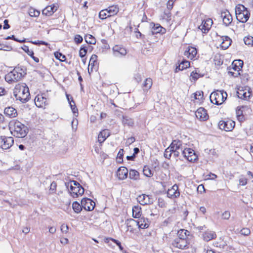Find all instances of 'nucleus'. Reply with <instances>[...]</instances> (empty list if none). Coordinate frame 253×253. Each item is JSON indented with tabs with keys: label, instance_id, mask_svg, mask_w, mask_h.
Returning <instances> with one entry per match:
<instances>
[{
	"label": "nucleus",
	"instance_id": "64",
	"mask_svg": "<svg viewBox=\"0 0 253 253\" xmlns=\"http://www.w3.org/2000/svg\"><path fill=\"white\" fill-rule=\"evenodd\" d=\"M61 230L63 233H66L68 230V226L64 224L61 226Z\"/></svg>",
	"mask_w": 253,
	"mask_h": 253
},
{
	"label": "nucleus",
	"instance_id": "51",
	"mask_svg": "<svg viewBox=\"0 0 253 253\" xmlns=\"http://www.w3.org/2000/svg\"><path fill=\"white\" fill-rule=\"evenodd\" d=\"M108 13L107 11L105 9H103L101 10L99 13V17L101 19H105L107 17H108L107 16Z\"/></svg>",
	"mask_w": 253,
	"mask_h": 253
},
{
	"label": "nucleus",
	"instance_id": "17",
	"mask_svg": "<svg viewBox=\"0 0 253 253\" xmlns=\"http://www.w3.org/2000/svg\"><path fill=\"white\" fill-rule=\"evenodd\" d=\"M138 218L139 219L137 220H135L133 219H131L130 220L135 222L137 223V225L140 228L145 229L149 227V221L148 218H145L144 217H139Z\"/></svg>",
	"mask_w": 253,
	"mask_h": 253
},
{
	"label": "nucleus",
	"instance_id": "45",
	"mask_svg": "<svg viewBox=\"0 0 253 253\" xmlns=\"http://www.w3.org/2000/svg\"><path fill=\"white\" fill-rule=\"evenodd\" d=\"M71 102H69L70 106L71 109L72 110L73 113L75 115L76 113H77V114L78 113V109L77 108V107L75 104V102L74 101L73 97H71Z\"/></svg>",
	"mask_w": 253,
	"mask_h": 253
},
{
	"label": "nucleus",
	"instance_id": "55",
	"mask_svg": "<svg viewBox=\"0 0 253 253\" xmlns=\"http://www.w3.org/2000/svg\"><path fill=\"white\" fill-rule=\"evenodd\" d=\"M74 41L76 43L79 44L83 42V39L80 35H76L75 36Z\"/></svg>",
	"mask_w": 253,
	"mask_h": 253
},
{
	"label": "nucleus",
	"instance_id": "32",
	"mask_svg": "<svg viewBox=\"0 0 253 253\" xmlns=\"http://www.w3.org/2000/svg\"><path fill=\"white\" fill-rule=\"evenodd\" d=\"M141 208L139 206H135L132 208V216L135 218L140 217Z\"/></svg>",
	"mask_w": 253,
	"mask_h": 253
},
{
	"label": "nucleus",
	"instance_id": "52",
	"mask_svg": "<svg viewBox=\"0 0 253 253\" xmlns=\"http://www.w3.org/2000/svg\"><path fill=\"white\" fill-rule=\"evenodd\" d=\"M123 152L124 150L123 149H121L117 155V160L119 163H121L123 161Z\"/></svg>",
	"mask_w": 253,
	"mask_h": 253
},
{
	"label": "nucleus",
	"instance_id": "50",
	"mask_svg": "<svg viewBox=\"0 0 253 253\" xmlns=\"http://www.w3.org/2000/svg\"><path fill=\"white\" fill-rule=\"evenodd\" d=\"M244 42L247 45H253V37L252 36L246 37L244 39Z\"/></svg>",
	"mask_w": 253,
	"mask_h": 253
},
{
	"label": "nucleus",
	"instance_id": "27",
	"mask_svg": "<svg viewBox=\"0 0 253 253\" xmlns=\"http://www.w3.org/2000/svg\"><path fill=\"white\" fill-rule=\"evenodd\" d=\"M169 147L170 148V151H174V150L179 149H181L182 151L183 149L182 145V142L179 140H173Z\"/></svg>",
	"mask_w": 253,
	"mask_h": 253
},
{
	"label": "nucleus",
	"instance_id": "25",
	"mask_svg": "<svg viewBox=\"0 0 253 253\" xmlns=\"http://www.w3.org/2000/svg\"><path fill=\"white\" fill-rule=\"evenodd\" d=\"M110 135V132L109 129H104L101 131L98 136V141L100 143H103L106 139Z\"/></svg>",
	"mask_w": 253,
	"mask_h": 253
},
{
	"label": "nucleus",
	"instance_id": "18",
	"mask_svg": "<svg viewBox=\"0 0 253 253\" xmlns=\"http://www.w3.org/2000/svg\"><path fill=\"white\" fill-rule=\"evenodd\" d=\"M117 175L119 180L126 179L128 175V169L124 167H120L117 170Z\"/></svg>",
	"mask_w": 253,
	"mask_h": 253
},
{
	"label": "nucleus",
	"instance_id": "31",
	"mask_svg": "<svg viewBox=\"0 0 253 253\" xmlns=\"http://www.w3.org/2000/svg\"><path fill=\"white\" fill-rule=\"evenodd\" d=\"M107 11V16L111 17L117 14L119 12V8L115 5H112L106 9Z\"/></svg>",
	"mask_w": 253,
	"mask_h": 253
},
{
	"label": "nucleus",
	"instance_id": "41",
	"mask_svg": "<svg viewBox=\"0 0 253 253\" xmlns=\"http://www.w3.org/2000/svg\"><path fill=\"white\" fill-rule=\"evenodd\" d=\"M152 85V80L150 78H147L143 83V87L146 90L150 89Z\"/></svg>",
	"mask_w": 253,
	"mask_h": 253
},
{
	"label": "nucleus",
	"instance_id": "19",
	"mask_svg": "<svg viewBox=\"0 0 253 253\" xmlns=\"http://www.w3.org/2000/svg\"><path fill=\"white\" fill-rule=\"evenodd\" d=\"M27 89H29V88L26 84L21 83L16 84L13 91L14 96L16 97L19 93H21L22 91H26L27 92Z\"/></svg>",
	"mask_w": 253,
	"mask_h": 253
},
{
	"label": "nucleus",
	"instance_id": "34",
	"mask_svg": "<svg viewBox=\"0 0 253 253\" xmlns=\"http://www.w3.org/2000/svg\"><path fill=\"white\" fill-rule=\"evenodd\" d=\"M139 173L136 170L130 169L129 172V177L133 180L139 179Z\"/></svg>",
	"mask_w": 253,
	"mask_h": 253
},
{
	"label": "nucleus",
	"instance_id": "1",
	"mask_svg": "<svg viewBox=\"0 0 253 253\" xmlns=\"http://www.w3.org/2000/svg\"><path fill=\"white\" fill-rule=\"evenodd\" d=\"M8 127L11 135L16 137L23 138L28 132L27 127L17 120L10 121Z\"/></svg>",
	"mask_w": 253,
	"mask_h": 253
},
{
	"label": "nucleus",
	"instance_id": "61",
	"mask_svg": "<svg viewBox=\"0 0 253 253\" xmlns=\"http://www.w3.org/2000/svg\"><path fill=\"white\" fill-rule=\"evenodd\" d=\"M230 217V213L229 211H224L222 215V217L224 219H228Z\"/></svg>",
	"mask_w": 253,
	"mask_h": 253
},
{
	"label": "nucleus",
	"instance_id": "56",
	"mask_svg": "<svg viewBox=\"0 0 253 253\" xmlns=\"http://www.w3.org/2000/svg\"><path fill=\"white\" fill-rule=\"evenodd\" d=\"M203 97V91H197L195 93V98L196 99L201 100Z\"/></svg>",
	"mask_w": 253,
	"mask_h": 253
},
{
	"label": "nucleus",
	"instance_id": "23",
	"mask_svg": "<svg viewBox=\"0 0 253 253\" xmlns=\"http://www.w3.org/2000/svg\"><path fill=\"white\" fill-rule=\"evenodd\" d=\"M237 94L239 98L247 100L250 98L251 92L247 89H239L237 92Z\"/></svg>",
	"mask_w": 253,
	"mask_h": 253
},
{
	"label": "nucleus",
	"instance_id": "33",
	"mask_svg": "<svg viewBox=\"0 0 253 253\" xmlns=\"http://www.w3.org/2000/svg\"><path fill=\"white\" fill-rule=\"evenodd\" d=\"M204 240L206 241H210L216 237V234L213 231H207L203 235Z\"/></svg>",
	"mask_w": 253,
	"mask_h": 253
},
{
	"label": "nucleus",
	"instance_id": "36",
	"mask_svg": "<svg viewBox=\"0 0 253 253\" xmlns=\"http://www.w3.org/2000/svg\"><path fill=\"white\" fill-rule=\"evenodd\" d=\"M243 62L242 60H239L234 61L232 63V68L234 71H239L242 67Z\"/></svg>",
	"mask_w": 253,
	"mask_h": 253
},
{
	"label": "nucleus",
	"instance_id": "22",
	"mask_svg": "<svg viewBox=\"0 0 253 253\" xmlns=\"http://www.w3.org/2000/svg\"><path fill=\"white\" fill-rule=\"evenodd\" d=\"M57 9V7L54 4L48 5L42 10V13L43 15L49 16L52 15Z\"/></svg>",
	"mask_w": 253,
	"mask_h": 253
},
{
	"label": "nucleus",
	"instance_id": "4",
	"mask_svg": "<svg viewBox=\"0 0 253 253\" xmlns=\"http://www.w3.org/2000/svg\"><path fill=\"white\" fill-rule=\"evenodd\" d=\"M235 13L237 19L242 23H246L250 16V12L242 4L236 6Z\"/></svg>",
	"mask_w": 253,
	"mask_h": 253
},
{
	"label": "nucleus",
	"instance_id": "62",
	"mask_svg": "<svg viewBox=\"0 0 253 253\" xmlns=\"http://www.w3.org/2000/svg\"><path fill=\"white\" fill-rule=\"evenodd\" d=\"M136 37L137 39H143L144 38V35H142L137 29H136V31H135Z\"/></svg>",
	"mask_w": 253,
	"mask_h": 253
},
{
	"label": "nucleus",
	"instance_id": "44",
	"mask_svg": "<svg viewBox=\"0 0 253 253\" xmlns=\"http://www.w3.org/2000/svg\"><path fill=\"white\" fill-rule=\"evenodd\" d=\"M87 51V47L83 45L81 48L80 50L79 51V55L81 58L84 57Z\"/></svg>",
	"mask_w": 253,
	"mask_h": 253
},
{
	"label": "nucleus",
	"instance_id": "5",
	"mask_svg": "<svg viewBox=\"0 0 253 253\" xmlns=\"http://www.w3.org/2000/svg\"><path fill=\"white\" fill-rule=\"evenodd\" d=\"M227 94L223 90H217L212 92L210 96L211 102L214 104L219 105L222 104L226 100Z\"/></svg>",
	"mask_w": 253,
	"mask_h": 253
},
{
	"label": "nucleus",
	"instance_id": "37",
	"mask_svg": "<svg viewBox=\"0 0 253 253\" xmlns=\"http://www.w3.org/2000/svg\"><path fill=\"white\" fill-rule=\"evenodd\" d=\"M72 208L75 212L79 213L81 212L83 208L82 206V205H80L78 202L75 201L72 204Z\"/></svg>",
	"mask_w": 253,
	"mask_h": 253
},
{
	"label": "nucleus",
	"instance_id": "29",
	"mask_svg": "<svg viewBox=\"0 0 253 253\" xmlns=\"http://www.w3.org/2000/svg\"><path fill=\"white\" fill-rule=\"evenodd\" d=\"M165 31V29L163 28L159 24H153V26L152 27L150 33L151 35H154L157 33H164Z\"/></svg>",
	"mask_w": 253,
	"mask_h": 253
},
{
	"label": "nucleus",
	"instance_id": "11",
	"mask_svg": "<svg viewBox=\"0 0 253 253\" xmlns=\"http://www.w3.org/2000/svg\"><path fill=\"white\" fill-rule=\"evenodd\" d=\"M196 118L201 121H207L209 119V115L207 110L203 107H200L195 112Z\"/></svg>",
	"mask_w": 253,
	"mask_h": 253
},
{
	"label": "nucleus",
	"instance_id": "15",
	"mask_svg": "<svg viewBox=\"0 0 253 253\" xmlns=\"http://www.w3.org/2000/svg\"><path fill=\"white\" fill-rule=\"evenodd\" d=\"M17 100H19L22 103H26L30 98V94L29 89H27V92L24 91L21 93H19L18 95L15 97Z\"/></svg>",
	"mask_w": 253,
	"mask_h": 253
},
{
	"label": "nucleus",
	"instance_id": "2",
	"mask_svg": "<svg viewBox=\"0 0 253 253\" xmlns=\"http://www.w3.org/2000/svg\"><path fill=\"white\" fill-rule=\"evenodd\" d=\"M26 69L22 66H16L12 71L5 76V80L9 84H13L22 80L26 75Z\"/></svg>",
	"mask_w": 253,
	"mask_h": 253
},
{
	"label": "nucleus",
	"instance_id": "49",
	"mask_svg": "<svg viewBox=\"0 0 253 253\" xmlns=\"http://www.w3.org/2000/svg\"><path fill=\"white\" fill-rule=\"evenodd\" d=\"M54 56L57 59L59 60L60 61H63L66 59V56L59 52H55Z\"/></svg>",
	"mask_w": 253,
	"mask_h": 253
},
{
	"label": "nucleus",
	"instance_id": "24",
	"mask_svg": "<svg viewBox=\"0 0 253 253\" xmlns=\"http://www.w3.org/2000/svg\"><path fill=\"white\" fill-rule=\"evenodd\" d=\"M5 116L9 118H14L17 116V110L12 107H6L4 110Z\"/></svg>",
	"mask_w": 253,
	"mask_h": 253
},
{
	"label": "nucleus",
	"instance_id": "46",
	"mask_svg": "<svg viewBox=\"0 0 253 253\" xmlns=\"http://www.w3.org/2000/svg\"><path fill=\"white\" fill-rule=\"evenodd\" d=\"M188 232L186 230L181 229L178 231V237L177 238L185 239L187 238L186 233Z\"/></svg>",
	"mask_w": 253,
	"mask_h": 253
},
{
	"label": "nucleus",
	"instance_id": "7",
	"mask_svg": "<svg viewBox=\"0 0 253 253\" xmlns=\"http://www.w3.org/2000/svg\"><path fill=\"white\" fill-rule=\"evenodd\" d=\"M182 153L184 157L190 162H194L198 159V156L195 151L191 148H184L182 150Z\"/></svg>",
	"mask_w": 253,
	"mask_h": 253
},
{
	"label": "nucleus",
	"instance_id": "57",
	"mask_svg": "<svg viewBox=\"0 0 253 253\" xmlns=\"http://www.w3.org/2000/svg\"><path fill=\"white\" fill-rule=\"evenodd\" d=\"M250 233H251L250 230L248 228H243L241 230V234L245 235V236L249 235L250 234Z\"/></svg>",
	"mask_w": 253,
	"mask_h": 253
},
{
	"label": "nucleus",
	"instance_id": "9",
	"mask_svg": "<svg viewBox=\"0 0 253 253\" xmlns=\"http://www.w3.org/2000/svg\"><path fill=\"white\" fill-rule=\"evenodd\" d=\"M83 208L86 211H91L95 207V203L90 199L84 198L81 201Z\"/></svg>",
	"mask_w": 253,
	"mask_h": 253
},
{
	"label": "nucleus",
	"instance_id": "59",
	"mask_svg": "<svg viewBox=\"0 0 253 253\" xmlns=\"http://www.w3.org/2000/svg\"><path fill=\"white\" fill-rule=\"evenodd\" d=\"M31 42L33 44H34L36 45L42 44V45H47L48 44L47 42L42 41H35V42L31 41Z\"/></svg>",
	"mask_w": 253,
	"mask_h": 253
},
{
	"label": "nucleus",
	"instance_id": "10",
	"mask_svg": "<svg viewBox=\"0 0 253 253\" xmlns=\"http://www.w3.org/2000/svg\"><path fill=\"white\" fill-rule=\"evenodd\" d=\"M213 23L212 19L208 18L206 20H203L202 24L199 26L198 29H200L203 33L206 34L210 30Z\"/></svg>",
	"mask_w": 253,
	"mask_h": 253
},
{
	"label": "nucleus",
	"instance_id": "40",
	"mask_svg": "<svg viewBox=\"0 0 253 253\" xmlns=\"http://www.w3.org/2000/svg\"><path fill=\"white\" fill-rule=\"evenodd\" d=\"M110 240L112 241L114 243H115L119 247V249H120V250L121 251H123V250L124 248L122 246L121 243L119 241H118L117 240H116V239H113V238H106L105 240V242L107 243H109Z\"/></svg>",
	"mask_w": 253,
	"mask_h": 253
},
{
	"label": "nucleus",
	"instance_id": "38",
	"mask_svg": "<svg viewBox=\"0 0 253 253\" xmlns=\"http://www.w3.org/2000/svg\"><path fill=\"white\" fill-rule=\"evenodd\" d=\"M84 40L88 44H95L96 42L95 38L89 34L85 36Z\"/></svg>",
	"mask_w": 253,
	"mask_h": 253
},
{
	"label": "nucleus",
	"instance_id": "42",
	"mask_svg": "<svg viewBox=\"0 0 253 253\" xmlns=\"http://www.w3.org/2000/svg\"><path fill=\"white\" fill-rule=\"evenodd\" d=\"M123 123L128 126H132L134 124L133 121L132 119L128 117H123Z\"/></svg>",
	"mask_w": 253,
	"mask_h": 253
},
{
	"label": "nucleus",
	"instance_id": "3",
	"mask_svg": "<svg viewBox=\"0 0 253 253\" xmlns=\"http://www.w3.org/2000/svg\"><path fill=\"white\" fill-rule=\"evenodd\" d=\"M65 185L74 198L82 195L84 193V188L76 181L72 180L68 182H65Z\"/></svg>",
	"mask_w": 253,
	"mask_h": 253
},
{
	"label": "nucleus",
	"instance_id": "21",
	"mask_svg": "<svg viewBox=\"0 0 253 253\" xmlns=\"http://www.w3.org/2000/svg\"><path fill=\"white\" fill-rule=\"evenodd\" d=\"M197 54V50L195 47L188 46L184 52V55L190 59H193Z\"/></svg>",
	"mask_w": 253,
	"mask_h": 253
},
{
	"label": "nucleus",
	"instance_id": "20",
	"mask_svg": "<svg viewBox=\"0 0 253 253\" xmlns=\"http://www.w3.org/2000/svg\"><path fill=\"white\" fill-rule=\"evenodd\" d=\"M114 55L117 57H122L126 54V50L125 48L118 45H115L113 48Z\"/></svg>",
	"mask_w": 253,
	"mask_h": 253
},
{
	"label": "nucleus",
	"instance_id": "26",
	"mask_svg": "<svg viewBox=\"0 0 253 253\" xmlns=\"http://www.w3.org/2000/svg\"><path fill=\"white\" fill-rule=\"evenodd\" d=\"M222 42L220 44L221 47L223 49H227L231 44L232 40L228 36L221 37Z\"/></svg>",
	"mask_w": 253,
	"mask_h": 253
},
{
	"label": "nucleus",
	"instance_id": "12",
	"mask_svg": "<svg viewBox=\"0 0 253 253\" xmlns=\"http://www.w3.org/2000/svg\"><path fill=\"white\" fill-rule=\"evenodd\" d=\"M137 201L142 205L151 204L153 203L152 196L146 194H142L138 196Z\"/></svg>",
	"mask_w": 253,
	"mask_h": 253
},
{
	"label": "nucleus",
	"instance_id": "6",
	"mask_svg": "<svg viewBox=\"0 0 253 253\" xmlns=\"http://www.w3.org/2000/svg\"><path fill=\"white\" fill-rule=\"evenodd\" d=\"M14 143V139L12 137L1 136H0V147L2 149L10 148Z\"/></svg>",
	"mask_w": 253,
	"mask_h": 253
},
{
	"label": "nucleus",
	"instance_id": "35",
	"mask_svg": "<svg viewBox=\"0 0 253 253\" xmlns=\"http://www.w3.org/2000/svg\"><path fill=\"white\" fill-rule=\"evenodd\" d=\"M35 104L37 106L42 107V105L45 104L46 101V98L42 96H37L35 99Z\"/></svg>",
	"mask_w": 253,
	"mask_h": 253
},
{
	"label": "nucleus",
	"instance_id": "58",
	"mask_svg": "<svg viewBox=\"0 0 253 253\" xmlns=\"http://www.w3.org/2000/svg\"><path fill=\"white\" fill-rule=\"evenodd\" d=\"M169 148H170L169 147L167 149H166L164 153V157L167 159H169L171 155V151H170V150H168Z\"/></svg>",
	"mask_w": 253,
	"mask_h": 253
},
{
	"label": "nucleus",
	"instance_id": "13",
	"mask_svg": "<svg viewBox=\"0 0 253 253\" xmlns=\"http://www.w3.org/2000/svg\"><path fill=\"white\" fill-rule=\"evenodd\" d=\"M172 245L180 249H184L188 248L187 241L185 239L175 238L172 242Z\"/></svg>",
	"mask_w": 253,
	"mask_h": 253
},
{
	"label": "nucleus",
	"instance_id": "16",
	"mask_svg": "<svg viewBox=\"0 0 253 253\" xmlns=\"http://www.w3.org/2000/svg\"><path fill=\"white\" fill-rule=\"evenodd\" d=\"M167 195L171 199L178 197L180 195V192L178 191V185L176 184L173 185L170 189L168 190Z\"/></svg>",
	"mask_w": 253,
	"mask_h": 253
},
{
	"label": "nucleus",
	"instance_id": "28",
	"mask_svg": "<svg viewBox=\"0 0 253 253\" xmlns=\"http://www.w3.org/2000/svg\"><path fill=\"white\" fill-rule=\"evenodd\" d=\"M190 67V62L185 59H183L181 62L179 64L178 66H177L175 72H177L179 71H182L187 69Z\"/></svg>",
	"mask_w": 253,
	"mask_h": 253
},
{
	"label": "nucleus",
	"instance_id": "47",
	"mask_svg": "<svg viewBox=\"0 0 253 253\" xmlns=\"http://www.w3.org/2000/svg\"><path fill=\"white\" fill-rule=\"evenodd\" d=\"M40 11L34 8H31L29 10V14L31 17H38L40 15Z\"/></svg>",
	"mask_w": 253,
	"mask_h": 253
},
{
	"label": "nucleus",
	"instance_id": "39",
	"mask_svg": "<svg viewBox=\"0 0 253 253\" xmlns=\"http://www.w3.org/2000/svg\"><path fill=\"white\" fill-rule=\"evenodd\" d=\"M143 174L147 177H150L153 175V172L147 166H145L143 168Z\"/></svg>",
	"mask_w": 253,
	"mask_h": 253
},
{
	"label": "nucleus",
	"instance_id": "48",
	"mask_svg": "<svg viewBox=\"0 0 253 253\" xmlns=\"http://www.w3.org/2000/svg\"><path fill=\"white\" fill-rule=\"evenodd\" d=\"M190 77L191 79H192L194 81H196L200 78V75L198 72H197V70H195L191 73Z\"/></svg>",
	"mask_w": 253,
	"mask_h": 253
},
{
	"label": "nucleus",
	"instance_id": "30",
	"mask_svg": "<svg viewBox=\"0 0 253 253\" xmlns=\"http://www.w3.org/2000/svg\"><path fill=\"white\" fill-rule=\"evenodd\" d=\"M21 48L30 56L37 63L39 62V59L38 57L34 56V53L33 50H30L29 47L26 45H24L22 46Z\"/></svg>",
	"mask_w": 253,
	"mask_h": 253
},
{
	"label": "nucleus",
	"instance_id": "14",
	"mask_svg": "<svg viewBox=\"0 0 253 253\" xmlns=\"http://www.w3.org/2000/svg\"><path fill=\"white\" fill-rule=\"evenodd\" d=\"M220 17L222 19L223 24L226 26H229L232 21V16L228 10L222 11Z\"/></svg>",
	"mask_w": 253,
	"mask_h": 253
},
{
	"label": "nucleus",
	"instance_id": "63",
	"mask_svg": "<svg viewBox=\"0 0 253 253\" xmlns=\"http://www.w3.org/2000/svg\"><path fill=\"white\" fill-rule=\"evenodd\" d=\"M56 188V183L54 181L52 182L50 186V190L52 192V193H54L55 192Z\"/></svg>",
	"mask_w": 253,
	"mask_h": 253
},
{
	"label": "nucleus",
	"instance_id": "43",
	"mask_svg": "<svg viewBox=\"0 0 253 253\" xmlns=\"http://www.w3.org/2000/svg\"><path fill=\"white\" fill-rule=\"evenodd\" d=\"M97 56L95 54H93L90 59L89 62V66H91V71L92 70V67L95 65V63H97Z\"/></svg>",
	"mask_w": 253,
	"mask_h": 253
},
{
	"label": "nucleus",
	"instance_id": "54",
	"mask_svg": "<svg viewBox=\"0 0 253 253\" xmlns=\"http://www.w3.org/2000/svg\"><path fill=\"white\" fill-rule=\"evenodd\" d=\"M176 0H169L167 2V8L169 11L171 10L173 8V4Z\"/></svg>",
	"mask_w": 253,
	"mask_h": 253
},
{
	"label": "nucleus",
	"instance_id": "60",
	"mask_svg": "<svg viewBox=\"0 0 253 253\" xmlns=\"http://www.w3.org/2000/svg\"><path fill=\"white\" fill-rule=\"evenodd\" d=\"M164 18L166 19L168 22H169L171 20V13L169 11H165Z\"/></svg>",
	"mask_w": 253,
	"mask_h": 253
},
{
	"label": "nucleus",
	"instance_id": "8",
	"mask_svg": "<svg viewBox=\"0 0 253 253\" xmlns=\"http://www.w3.org/2000/svg\"><path fill=\"white\" fill-rule=\"evenodd\" d=\"M235 122L228 120L226 121L221 120L218 123V126L221 129L226 131H231L235 127Z\"/></svg>",
	"mask_w": 253,
	"mask_h": 253
},
{
	"label": "nucleus",
	"instance_id": "53",
	"mask_svg": "<svg viewBox=\"0 0 253 253\" xmlns=\"http://www.w3.org/2000/svg\"><path fill=\"white\" fill-rule=\"evenodd\" d=\"M12 47L10 45H6L2 43H0V50H3L6 51H10L12 49Z\"/></svg>",
	"mask_w": 253,
	"mask_h": 253
}]
</instances>
